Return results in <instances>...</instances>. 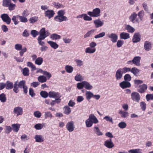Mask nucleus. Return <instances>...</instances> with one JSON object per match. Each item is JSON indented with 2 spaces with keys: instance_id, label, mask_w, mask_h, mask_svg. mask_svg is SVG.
<instances>
[{
  "instance_id": "obj_1",
  "label": "nucleus",
  "mask_w": 153,
  "mask_h": 153,
  "mask_svg": "<svg viewBox=\"0 0 153 153\" xmlns=\"http://www.w3.org/2000/svg\"><path fill=\"white\" fill-rule=\"evenodd\" d=\"M77 87L79 89H81L84 88L86 89L90 90L93 88V86L88 82L83 81L77 83Z\"/></svg>"
},
{
  "instance_id": "obj_2",
  "label": "nucleus",
  "mask_w": 153,
  "mask_h": 153,
  "mask_svg": "<svg viewBox=\"0 0 153 153\" xmlns=\"http://www.w3.org/2000/svg\"><path fill=\"white\" fill-rule=\"evenodd\" d=\"M101 10L100 8H96L93 9L92 11L88 12V14L92 17H98L100 16Z\"/></svg>"
},
{
  "instance_id": "obj_3",
  "label": "nucleus",
  "mask_w": 153,
  "mask_h": 153,
  "mask_svg": "<svg viewBox=\"0 0 153 153\" xmlns=\"http://www.w3.org/2000/svg\"><path fill=\"white\" fill-rule=\"evenodd\" d=\"M140 57L136 56L134 57L132 60L128 61L127 62V64L131 65L134 64L137 66H140L141 65L140 63Z\"/></svg>"
},
{
  "instance_id": "obj_4",
  "label": "nucleus",
  "mask_w": 153,
  "mask_h": 153,
  "mask_svg": "<svg viewBox=\"0 0 153 153\" xmlns=\"http://www.w3.org/2000/svg\"><path fill=\"white\" fill-rule=\"evenodd\" d=\"M48 96L50 98H55L56 99H61L62 96L60 94L54 91H50L48 93Z\"/></svg>"
},
{
  "instance_id": "obj_5",
  "label": "nucleus",
  "mask_w": 153,
  "mask_h": 153,
  "mask_svg": "<svg viewBox=\"0 0 153 153\" xmlns=\"http://www.w3.org/2000/svg\"><path fill=\"white\" fill-rule=\"evenodd\" d=\"M67 130L69 132L73 131L74 129V122L71 121L67 123L66 125Z\"/></svg>"
},
{
  "instance_id": "obj_6",
  "label": "nucleus",
  "mask_w": 153,
  "mask_h": 153,
  "mask_svg": "<svg viewBox=\"0 0 153 153\" xmlns=\"http://www.w3.org/2000/svg\"><path fill=\"white\" fill-rule=\"evenodd\" d=\"M107 36L110 39L111 41L113 43L117 42L118 37L117 34L115 33H112L107 34Z\"/></svg>"
},
{
  "instance_id": "obj_7",
  "label": "nucleus",
  "mask_w": 153,
  "mask_h": 153,
  "mask_svg": "<svg viewBox=\"0 0 153 153\" xmlns=\"http://www.w3.org/2000/svg\"><path fill=\"white\" fill-rule=\"evenodd\" d=\"M1 17L2 21L5 22L7 25L10 23L11 19L7 14H3L1 15Z\"/></svg>"
},
{
  "instance_id": "obj_8",
  "label": "nucleus",
  "mask_w": 153,
  "mask_h": 153,
  "mask_svg": "<svg viewBox=\"0 0 153 153\" xmlns=\"http://www.w3.org/2000/svg\"><path fill=\"white\" fill-rule=\"evenodd\" d=\"M131 99L133 101L138 102L140 100V94L136 92H132L131 94Z\"/></svg>"
},
{
  "instance_id": "obj_9",
  "label": "nucleus",
  "mask_w": 153,
  "mask_h": 153,
  "mask_svg": "<svg viewBox=\"0 0 153 153\" xmlns=\"http://www.w3.org/2000/svg\"><path fill=\"white\" fill-rule=\"evenodd\" d=\"M13 113L17 116L22 115L23 113V108L20 106H17L14 108Z\"/></svg>"
},
{
  "instance_id": "obj_10",
  "label": "nucleus",
  "mask_w": 153,
  "mask_h": 153,
  "mask_svg": "<svg viewBox=\"0 0 153 153\" xmlns=\"http://www.w3.org/2000/svg\"><path fill=\"white\" fill-rule=\"evenodd\" d=\"M94 23L95 27L98 28L104 25V21L101 20L100 19H95L94 21Z\"/></svg>"
},
{
  "instance_id": "obj_11",
  "label": "nucleus",
  "mask_w": 153,
  "mask_h": 153,
  "mask_svg": "<svg viewBox=\"0 0 153 153\" xmlns=\"http://www.w3.org/2000/svg\"><path fill=\"white\" fill-rule=\"evenodd\" d=\"M104 145L108 149H111L114 146V145L112 142L111 139L107 140L105 141Z\"/></svg>"
},
{
  "instance_id": "obj_12",
  "label": "nucleus",
  "mask_w": 153,
  "mask_h": 153,
  "mask_svg": "<svg viewBox=\"0 0 153 153\" xmlns=\"http://www.w3.org/2000/svg\"><path fill=\"white\" fill-rule=\"evenodd\" d=\"M55 20L58 22H61L63 21L68 20V19L65 16H56L54 17Z\"/></svg>"
},
{
  "instance_id": "obj_13",
  "label": "nucleus",
  "mask_w": 153,
  "mask_h": 153,
  "mask_svg": "<svg viewBox=\"0 0 153 153\" xmlns=\"http://www.w3.org/2000/svg\"><path fill=\"white\" fill-rule=\"evenodd\" d=\"M55 14L54 11L51 10H48L45 11V16L48 17L49 19H50L53 17Z\"/></svg>"
},
{
  "instance_id": "obj_14",
  "label": "nucleus",
  "mask_w": 153,
  "mask_h": 153,
  "mask_svg": "<svg viewBox=\"0 0 153 153\" xmlns=\"http://www.w3.org/2000/svg\"><path fill=\"white\" fill-rule=\"evenodd\" d=\"M137 14L135 12L132 13L129 18V19L133 23H134L136 22H138V19H136L137 17Z\"/></svg>"
},
{
  "instance_id": "obj_15",
  "label": "nucleus",
  "mask_w": 153,
  "mask_h": 153,
  "mask_svg": "<svg viewBox=\"0 0 153 153\" xmlns=\"http://www.w3.org/2000/svg\"><path fill=\"white\" fill-rule=\"evenodd\" d=\"M147 88V86L146 85L143 84L139 87L137 91L141 93H144L146 90Z\"/></svg>"
},
{
  "instance_id": "obj_16",
  "label": "nucleus",
  "mask_w": 153,
  "mask_h": 153,
  "mask_svg": "<svg viewBox=\"0 0 153 153\" xmlns=\"http://www.w3.org/2000/svg\"><path fill=\"white\" fill-rule=\"evenodd\" d=\"M35 141L38 143H42L44 140V137L43 136L41 135H36L34 137Z\"/></svg>"
},
{
  "instance_id": "obj_17",
  "label": "nucleus",
  "mask_w": 153,
  "mask_h": 153,
  "mask_svg": "<svg viewBox=\"0 0 153 153\" xmlns=\"http://www.w3.org/2000/svg\"><path fill=\"white\" fill-rule=\"evenodd\" d=\"M140 40V34L139 33H135L133 37L132 42L135 43L139 42Z\"/></svg>"
},
{
  "instance_id": "obj_18",
  "label": "nucleus",
  "mask_w": 153,
  "mask_h": 153,
  "mask_svg": "<svg viewBox=\"0 0 153 153\" xmlns=\"http://www.w3.org/2000/svg\"><path fill=\"white\" fill-rule=\"evenodd\" d=\"M88 118L92 121L94 124H97L99 122L97 119L94 114H90Z\"/></svg>"
},
{
  "instance_id": "obj_19",
  "label": "nucleus",
  "mask_w": 153,
  "mask_h": 153,
  "mask_svg": "<svg viewBox=\"0 0 153 153\" xmlns=\"http://www.w3.org/2000/svg\"><path fill=\"white\" fill-rule=\"evenodd\" d=\"M118 113L120 115L121 117L122 118H126L129 115V114L128 112L122 110H120L119 111Z\"/></svg>"
},
{
  "instance_id": "obj_20",
  "label": "nucleus",
  "mask_w": 153,
  "mask_h": 153,
  "mask_svg": "<svg viewBox=\"0 0 153 153\" xmlns=\"http://www.w3.org/2000/svg\"><path fill=\"white\" fill-rule=\"evenodd\" d=\"M120 85L121 88L123 89L130 87L131 85L130 82L126 81L122 82L120 83Z\"/></svg>"
},
{
  "instance_id": "obj_21",
  "label": "nucleus",
  "mask_w": 153,
  "mask_h": 153,
  "mask_svg": "<svg viewBox=\"0 0 153 153\" xmlns=\"http://www.w3.org/2000/svg\"><path fill=\"white\" fill-rule=\"evenodd\" d=\"M123 73L120 68H119L116 71L115 77L117 80L120 79L123 76Z\"/></svg>"
},
{
  "instance_id": "obj_22",
  "label": "nucleus",
  "mask_w": 153,
  "mask_h": 153,
  "mask_svg": "<svg viewBox=\"0 0 153 153\" xmlns=\"http://www.w3.org/2000/svg\"><path fill=\"white\" fill-rule=\"evenodd\" d=\"M94 131L95 134L98 136H102L103 134L98 127L94 126Z\"/></svg>"
},
{
  "instance_id": "obj_23",
  "label": "nucleus",
  "mask_w": 153,
  "mask_h": 153,
  "mask_svg": "<svg viewBox=\"0 0 153 153\" xmlns=\"http://www.w3.org/2000/svg\"><path fill=\"white\" fill-rule=\"evenodd\" d=\"M151 42L148 41H146L144 43V48L146 50L149 51L151 48Z\"/></svg>"
},
{
  "instance_id": "obj_24",
  "label": "nucleus",
  "mask_w": 153,
  "mask_h": 153,
  "mask_svg": "<svg viewBox=\"0 0 153 153\" xmlns=\"http://www.w3.org/2000/svg\"><path fill=\"white\" fill-rule=\"evenodd\" d=\"M120 37L121 39H126L129 38V34L128 33L123 32L120 34Z\"/></svg>"
},
{
  "instance_id": "obj_25",
  "label": "nucleus",
  "mask_w": 153,
  "mask_h": 153,
  "mask_svg": "<svg viewBox=\"0 0 153 153\" xmlns=\"http://www.w3.org/2000/svg\"><path fill=\"white\" fill-rule=\"evenodd\" d=\"M6 89L7 90L12 89L13 87V82H10L9 81H7L5 83Z\"/></svg>"
},
{
  "instance_id": "obj_26",
  "label": "nucleus",
  "mask_w": 153,
  "mask_h": 153,
  "mask_svg": "<svg viewBox=\"0 0 153 153\" xmlns=\"http://www.w3.org/2000/svg\"><path fill=\"white\" fill-rule=\"evenodd\" d=\"M96 30L94 29H93L91 30L90 31H88L86 34H85L84 36V38H86L90 37L93 34Z\"/></svg>"
},
{
  "instance_id": "obj_27",
  "label": "nucleus",
  "mask_w": 153,
  "mask_h": 153,
  "mask_svg": "<svg viewBox=\"0 0 153 153\" xmlns=\"http://www.w3.org/2000/svg\"><path fill=\"white\" fill-rule=\"evenodd\" d=\"M47 42L50 45L51 48L55 49L59 47V45L53 42L49 41H48Z\"/></svg>"
},
{
  "instance_id": "obj_28",
  "label": "nucleus",
  "mask_w": 153,
  "mask_h": 153,
  "mask_svg": "<svg viewBox=\"0 0 153 153\" xmlns=\"http://www.w3.org/2000/svg\"><path fill=\"white\" fill-rule=\"evenodd\" d=\"M96 51L95 48H92L91 47H88L85 49V52L86 53H93Z\"/></svg>"
},
{
  "instance_id": "obj_29",
  "label": "nucleus",
  "mask_w": 153,
  "mask_h": 153,
  "mask_svg": "<svg viewBox=\"0 0 153 153\" xmlns=\"http://www.w3.org/2000/svg\"><path fill=\"white\" fill-rule=\"evenodd\" d=\"M140 70L136 67H133L131 69V72L134 75L136 76L139 74Z\"/></svg>"
},
{
  "instance_id": "obj_30",
  "label": "nucleus",
  "mask_w": 153,
  "mask_h": 153,
  "mask_svg": "<svg viewBox=\"0 0 153 153\" xmlns=\"http://www.w3.org/2000/svg\"><path fill=\"white\" fill-rule=\"evenodd\" d=\"M63 109H64V113L67 115L69 114L71 112L70 108L67 105L65 106L63 108Z\"/></svg>"
},
{
  "instance_id": "obj_31",
  "label": "nucleus",
  "mask_w": 153,
  "mask_h": 153,
  "mask_svg": "<svg viewBox=\"0 0 153 153\" xmlns=\"http://www.w3.org/2000/svg\"><path fill=\"white\" fill-rule=\"evenodd\" d=\"M65 69L66 72L69 73H71L73 71V68L71 65H66L65 67Z\"/></svg>"
},
{
  "instance_id": "obj_32",
  "label": "nucleus",
  "mask_w": 153,
  "mask_h": 153,
  "mask_svg": "<svg viewBox=\"0 0 153 153\" xmlns=\"http://www.w3.org/2000/svg\"><path fill=\"white\" fill-rule=\"evenodd\" d=\"M50 38L52 40L59 39L61 38V36L56 33H53L50 36Z\"/></svg>"
},
{
  "instance_id": "obj_33",
  "label": "nucleus",
  "mask_w": 153,
  "mask_h": 153,
  "mask_svg": "<svg viewBox=\"0 0 153 153\" xmlns=\"http://www.w3.org/2000/svg\"><path fill=\"white\" fill-rule=\"evenodd\" d=\"M19 15L13 16L12 18V20L15 25L18 24L19 22L17 20V19L19 18Z\"/></svg>"
},
{
  "instance_id": "obj_34",
  "label": "nucleus",
  "mask_w": 153,
  "mask_h": 153,
  "mask_svg": "<svg viewBox=\"0 0 153 153\" xmlns=\"http://www.w3.org/2000/svg\"><path fill=\"white\" fill-rule=\"evenodd\" d=\"M74 79L77 81H81L84 80L82 76L79 74H77L75 76Z\"/></svg>"
},
{
  "instance_id": "obj_35",
  "label": "nucleus",
  "mask_w": 153,
  "mask_h": 153,
  "mask_svg": "<svg viewBox=\"0 0 153 153\" xmlns=\"http://www.w3.org/2000/svg\"><path fill=\"white\" fill-rule=\"evenodd\" d=\"M86 97V99L89 100L91 98L93 97L94 94H93L90 91H87L85 93Z\"/></svg>"
},
{
  "instance_id": "obj_36",
  "label": "nucleus",
  "mask_w": 153,
  "mask_h": 153,
  "mask_svg": "<svg viewBox=\"0 0 153 153\" xmlns=\"http://www.w3.org/2000/svg\"><path fill=\"white\" fill-rule=\"evenodd\" d=\"M53 4L54 6V7L57 9L59 8H63L64 7V5L61 4L59 3L58 2H54L53 3Z\"/></svg>"
},
{
  "instance_id": "obj_37",
  "label": "nucleus",
  "mask_w": 153,
  "mask_h": 153,
  "mask_svg": "<svg viewBox=\"0 0 153 153\" xmlns=\"http://www.w3.org/2000/svg\"><path fill=\"white\" fill-rule=\"evenodd\" d=\"M85 123L86 127L87 128H88L91 127L92 126L94 123L89 119L88 118L85 120Z\"/></svg>"
},
{
  "instance_id": "obj_38",
  "label": "nucleus",
  "mask_w": 153,
  "mask_h": 153,
  "mask_svg": "<svg viewBox=\"0 0 153 153\" xmlns=\"http://www.w3.org/2000/svg\"><path fill=\"white\" fill-rule=\"evenodd\" d=\"M12 126L13 128V131L17 132L19 130L20 125L18 124H12Z\"/></svg>"
},
{
  "instance_id": "obj_39",
  "label": "nucleus",
  "mask_w": 153,
  "mask_h": 153,
  "mask_svg": "<svg viewBox=\"0 0 153 153\" xmlns=\"http://www.w3.org/2000/svg\"><path fill=\"white\" fill-rule=\"evenodd\" d=\"M38 81L40 82L43 83L47 81V79L45 76H40L38 78Z\"/></svg>"
},
{
  "instance_id": "obj_40",
  "label": "nucleus",
  "mask_w": 153,
  "mask_h": 153,
  "mask_svg": "<svg viewBox=\"0 0 153 153\" xmlns=\"http://www.w3.org/2000/svg\"><path fill=\"white\" fill-rule=\"evenodd\" d=\"M125 29L129 33H133L135 31V29L129 25H127L126 26Z\"/></svg>"
},
{
  "instance_id": "obj_41",
  "label": "nucleus",
  "mask_w": 153,
  "mask_h": 153,
  "mask_svg": "<svg viewBox=\"0 0 153 153\" xmlns=\"http://www.w3.org/2000/svg\"><path fill=\"white\" fill-rule=\"evenodd\" d=\"M11 3V0H3L2 5L3 7H7Z\"/></svg>"
},
{
  "instance_id": "obj_42",
  "label": "nucleus",
  "mask_w": 153,
  "mask_h": 153,
  "mask_svg": "<svg viewBox=\"0 0 153 153\" xmlns=\"http://www.w3.org/2000/svg\"><path fill=\"white\" fill-rule=\"evenodd\" d=\"M118 126L120 128L124 129L126 127L127 124L125 122L121 121L119 123Z\"/></svg>"
},
{
  "instance_id": "obj_43",
  "label": "nucleus",
  "mask_w": 153,
  "mask_h": 153,
  "mask_svg": "<svg viewBox=\"0 0 153 153\" xmlns=\"http://www.w3.org/2000/svg\"><path fill=\"white\" fill-rule=\"evenodd\" d=\"M43 59L41 57H39L36 59L35 61V63L38 65H40L42 63Z\"/></svg>"
},
{
  "instance_id": "obj_44",
  "label": "nucleus",
  "mask_w": 153,
  "mask_h": 153,
  "mask_svg": "<svg viewBox=\"0 0 153 153\" xmlns=\"http://www.w3.org/2000/svg\"><path fill=\"white\" fill-rule=\"evenodd\" d=\"M19 18L20 22L23 23H26L28 21L27 18L26 17L19 15Z\"/></svg>"
},
{
  "instance_id": "obj_45",
  "label": "nucleus",
  "mask_w": 153,
  "mask_h": 153,
  "mask_svg": "<svg viewBox=\"0 0 153 153\" xmlns=\"http://www.w3.org/2000/svg\"><path fill=\"white\" fill-rule=\"evenodd\" d=\"M22 74L24 76H27L29 74V71L28 68L25 67L22 70Z\"/></svg>"
},
{
  "instance_id": "obj_46",
  "label": "nucleus",
  "mask_w": 153,
  "mask_h": 153,
  "mask_svg": "<svg viewBox=\"0 0 153 153\" xmlns=\"http://www.w3.org/2000/svg\"><path fill=\"white\" fill-rule=\"evenodd\" d=\"M38 19L37 16H34L30 18L29 20L31 24H33L37 22Z\"/></svg>"
},
{
  "instance_id": "obj_47",
  "label": "nucleus",
  "mask_w": 153,
  "mask_h": 153,
  "mask_svg": "<svg viewBox=\"0 0 153 153\" xmlns=\"http://www.w3.org/2000/svg\"><path fill=\"white\" fill-rule=\"evenodd\" d=\"M0 100L2 102H4L6 101V97L4 93H2L0 94Z\"/></svg>"
},
{
  "instance_id": "obj_48",
  "label": "nucleus",
  "mask_w": 153,
  "mask_h": 153,
  "mask_svg": "<svg viewBox=\"0 0 153 153\" xmlns=\"http://www.w3.org/2000/svg\"><path fill=\"white\" fill-rule=\"evenodd\" d=\"M40 34L44 35H49V33L48 31H46L45 28H42L39 32Z\"/></svg>"
},
{
  "instance_id": "obj_49",
  "label": "nucleus",
  "mask_w": 153,
  "mask_h": 153,
  "mask_svg": "<svg viewBox=\"0 0 153 153\" xmlns=\"http://www.w3.org/2000/svg\"><path fill=\"white\" fill-rule=\"evenodd\" d=\"M122 73L123 74H125L126 73L129 71H131V69L129 68L128 67H124L122 68H120Z\"/></svg>"
},
{
  "instance_id": "obj_50",
  "label": "nucleus",
  "mask_w": 153,
  "mask_h": 153,
  "mask_svg": "<svg viewBox=\"0 0 153 153\" xmlns=\"http://www.w3.org/2000/svg\"><path fill=\"white\" fill-rule=\"evenodd\" d=\"M40 94L42 97L45 98L48 96V93L45 91H42L40 92Z\"/></svg>"
},
{
  "instance_id": "obj_51",
  "label": "nucleus",
  "mask_w": 153,
  "mask_h": 153,
  "mask_svg": "<svg viewBox=\"0 0 153 153\" xmlns=\"http://www.w3.org/2000/svg\"><path fill=\"white\" fill-rule=\"evenodd\" d=\"M27 65L28 67H30L32 69V71L36 69V67L35 66L30 62H27Z\"/></svg>"
},
{
  "instance_id": "obj_52",
  "label": "nucleus",
  "mask_w": 153,
  "mask_h": 153,
  "mask_svg": "<svg viewBox=\"0 0 153 153\" xmlns=\"http://www.w3.org/2000/svg\"><path fill=\"white\" fill-rule=\"evenodd\" d=\"M105 35V32H102V33H100L99 34L96 35L94 36V38L97 39L100 38H102L104 37Z\"/></svg>"
},
{
  "instance_id": "obj_53",
  "label": "nucleus",
  "mask_w": 153,
  "mask_h": 153,
  "mask_svg": "<svg viewBox=\"0 0 153 153\" xmlns=\"http://www.w3.org/2000/svg\"><path fill=\"white\" fill-rule=\"evenodd\" d=\"M75 62H76L77 66H78L80 67L83 65V62L81 60L76 59L75 60Z\"/></svg>"
},
{
  "instance_id": "obj_54",
  "label": "nucleus",
  "mask_w": 153,
  "mask_h": 153,
  "mask_svg": "<svg viewBox=\"0 0 153 153\" xmlns=\"http://www.w3.org/2000/svg\"><path fill=\"white\" fill-rule=\"evenodd\" d=\"M16 6V5L15 4H13L11 3L7 7H8V9L12 11L15 9Z\"/></svg>"
},
{
  "instance_id": "obj_55",
  "label": "nucleus",
  "mask_w": 153,
  "mask_h": 153,
  "mask_svg": "<svg viewBox=\"0 0 153 153\" xmlns=\"http://www.w3.org/2000/svg\"><path fill=\"white\" fill-rule=\"evenodd\" d=\"M44 116L45 118V119H47L48 117L51 118L53 117V116L52 114L50 111H47L45 112L44 114Z\"/></svg>"
},
{
  "instance_id": "obj_56",
  "label": "nucleus",
  "mask_w": 153,
  "mask_h": 153,
  "mask_svg": "<svg viewBox=\"0 0 153 153\" xmlns=\"http://www.w3.org/2000/svg\"><path fill=\"white\" fill-rule=\"evenodd\" d=\"M144 12L143 10L140 11L137 14L138 16L139 17L140 19L142 20L143 16H144Z\"/></svg>"
},
{
  "instance_id": "obj_57",
  "label": "nucleus",
  "mask_w": 153,
  "mask_h": 153,
  "mask_svg": "<svg viewBox=\"0 0 153 153\" xmlns=\"http://www.w3.org/2000/svg\"><path fill=\"white\" fill-rule=\"evenodd\" d=\"M43 127V124L38 123L36 124L34 126V128L37 130L42 129Z\"/></svg>"
},
{
  "instance_id": "obj_58",
  "label": "nucleus",
  "mask_w": 153,
  "mask_h": 153,
  "mask_svg": "<svg viewBox=\"0 0 153 153\" xmlns=\"http://www.w3.org/2000/svg\"><path fill=\"white\" fill-rule=\"evenodd\" d=\"M25 85V80H22L19 82L18 83V87L20 88H22Z\"/></svg>"
},
{
  "instance_id": "obj_59",
  "label": "nucleus",
  "mask_w": 153,
  "mask_h": 153,
  "mask_svg": "<svg viewBox=\"0 0 153 153\" xmlns=\"http://www.w3.org/2000/svg\"><path fill=\"white\" fill-rule=\"evenodd\" d=\"M117 42L116 45L118 48H120L122 47L124 43L123 41L121 40H119L117 41Z\"/></svg>"
},
{
  "instance_id": "obj_60",
  "label": "nucleus",
  "mask_w": 153,
  "mask_h": 153,
  "mask_svg": "<svg viewBox=\"0 0 153 153\" xmlns=\"http://www.w3.org/2000/svg\"><path fill=\"white\" fill-rule=\"evenodd\" d=\"M103 119L107 121H109L112 123H113L112 118L109 116H105L103 118Z\"/></svg>"
},
{
  "instance_id": "obj_61",
  "label": "nucleus",
  "mask_w": 153,
  "mask_h": 153,
  "mask_svg": "<svg viewBox=\"0 0 153 153\" xmlns=\"http://www.w3.org/2000/svg\"><path fill=\"white\" fill-rule=\"evenodd\" d=\"M22 45L20 44H16L15 45V49L17 51H20L22 49Z\"/></svg>"
},
{
  "instance_id": "obj_62",
  "label": "nucleus",
  "mask_w": 153,
  "mask_h": 153,
  "mask_svg": "<svg viewBox=\"0 0 153 153\" xmlns=\"http://www.w3.org/2000/svg\"><path fill=\"white\" fill-rule=\"evenodd\" d=\"M83 19L86 21H90L92 20V18L91 16H88L86 14H84Z\"/></svg>"
},
{
  "instance_id": "obj_63",
  "label": "nucleus",
  "mask_w": 153,
  "mask_h": 153,
  "mask_svg": "<svg viewBox=\"0 0 153 153\" xmlns=\"http://www.w3.org/2000/svg\"><path fill=\"white\" fill-rule=\"evenodd\" d=\"M124 79L125 81L128 82L131 80V77L129 74H127L124 76Z\"/></svg>"
},
{
  "instance_id": "obj_64",
  "label": "nucleus",
  "mask_w": 153,
  "mask_h": 153,
  "mask_svg": "<svg viewBox=\"0 0 153 153\" xmlns=\"http://www.w3.org/2000/svg\"><path fill=\"white\" fill-rule=\"evenodd\" d=\"M38 33V32L35 30H32L31 31V34L34 38L36 37Z\"/></svg>"
}]
</instances>
